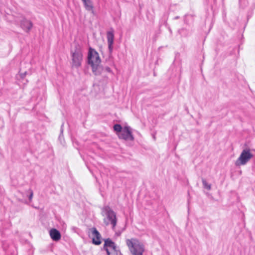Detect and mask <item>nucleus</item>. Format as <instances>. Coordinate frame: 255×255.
<instances>
[{
    "label": "nucleus",
    "instance_id": "1",
    "mask_svg": "<svg viewBox=\"0 0 255 255\" xmlns=\"http://www.w3.org/2000/svg\"><path fill=\"white\" fill-rule=\"evenodd\" d=\"M101 62L99 53L90 47L88 54V63L91 66L92 72L95 75H99L102 73L103 68L100 65Z\"/></svg>",
    "mask_w": 255,
    "mask_h": 255
},
{
    "label": "nucleus",
    "instance_id": "2",
    "mask_svg": "<svg viewBox=\"0 0 255 255\" xmlns=\"http://www.w3.org/2000/svg\"><path fill=\"white\" fill-rule=\"evenodd\" d=\"M101 215L104 217L103 222L105 225H111L112 229L114 230L117 224L116 213L109 205H105L101 208Z\"/></svg>",
    "mask_w": 255,
    "mask_h": 255
},
{
    "label": "nucleus",
    "instance_id": "3",
    "mask_svg": "<svg viewBox=\"0 0 255 255\" xmlns=\"http://www.w3.org/2000/svg\"><path fill=\"white\" fill-rule=\"evenodd\" d=\"M126 243L132 255H143L144 247L142 243L135 239H128Z\"/></svg>",
    "mask_w": 255,
    "mask_h": 255
},
{
    "label": "nucleus",
    "instance_id": "4",
    "mask_svg": "<svg viewBox=\"0 0 255 255\" xmlns=\"http://www.w3.org/2000/svg\"><path fill=\"white\" fill-rule=\"evenodd\" d=\"M72 56V66L75 68H78L81 65L83 59V54L79 45H76L74 51H71Z\"/></svg>",
    "mask_w": 255,
    "mask_h": 255
},
{
    "label": "nucleus",
    "instance_id": "5",
    "mask_svg": "<svg viewBox=\"0 0 255 255\" xmlns=\"http://www.w3.org/2000/svg\"><path fill=\"white\" fill-rule=\"evenodd\" d=\"M253 156V154L250 151V149L246 148L242 151L240 156L236 161V165L237 166L244 165L246 164Z\"/></svg>",
    "mask_w": 255,
    "mask_h": 255
},
{
    "label": "nucleus",
    "instance_id": "6",
    "mask_svg": "<svg viewBox=\"0 0 255 255\" xmlns=\"http://www.w3.org/2000/svg\"><path fill=\"white\" fill-rule=\"evenodd\" d=\"M104 249L106 251L108 255H118L115 243L109 238L105 240Z\"/></svg>",
    "mask_w": 255,
    "mask_h": 255
},
{
    "label": "nucleus",
    "instance_id": "7",
    "mask_svg": "<svg viewBox=\"0 0 255 255\" xmlns=\"http://www.w3.org/2000/svg\"><path fill=\"white\" fill-rule=\"evenodd\" d=\"M120 138L126 140H133L134 137L131 132V129L128 126L124 127L123 130L118 134Z\"/></svg>",
    "mask_w": 255,
    "mask_h": 255
},
{
    "label": "nucleus",
    "instance_id": "8",
    "mask_svg": "<svg viewBox=\"0 0 255 255\" xmlns=\"http://www.w3.org/2000/svg\"><path fill=\"white\" fill-rule=\"evenodd\" d=\"M107 38L108 44V49L110 54H112L113 50V43L114 40V31L113 28L107 32Z\"/></svg>",
    "mask_w": 255,
    "mask_h": 255
},
{
    "label": "nucleus",
    "instance_id": "9",
    "mask_svg": "<svg viewBox=\"0 0 255 255\" xmlns=\"http://www.w3.org/2000/svg\"><path fill=\"white\" fill-rule=\"evenodd\" d=\"M20 22V26L23 30L26 32H29L33 26L32 22L24 17H22Z\"/></svg>",
    "mask_w": 255,
    "mask_h": 255
},
{
    "label": "nucleus",
    "instance_id": "10",
    "mask_svg": "<svg viewBox=\"0 0 255 255\" xmlns=\"http://www.w3.org/2000/svg\"><path fill=\"white\" fill-rule=\"evenodd\" d=\"M92 235L93 236L92 243L96 245H99L101 244V236L98 231L95 228L91 229Z\"/></svg>",
    "mask_w": 255,
    "mask_h": 255
},
{
    "label": "nucleus",
    "instance_id": "11",
    "mask_svg": "<svg viewBox=\"0 0 255 255\" xmlns=\"http://www.w3.org/2000/svg\"><path fill=\"white\" fill-rule=\"evenodd\" d=\"M49 234L52 240L55 242L60 240L61 237V235L60 232L54 228H53L50 230Z\"/></svg>",
    "mask_w": 255,
    "mask_h": 255
},
{
    "label": "nucleus",
    "instance_id": "12",
    "mask_svg": "<svg viewBox=\"0 0 255 255\" xmlns=\"http://www.w3.org/2000/svg\"><path fill=\"white\" fill-rule=\"evenodd\" d=\"M84 7L87 11L93 12V3L91 0H83Z\"/></svg>",
    "mask_w": 255,
    "mask_h": 255
},
{
    "label": "nucleus",
    "instance_id": "13",
    "mask_svg": "<svg viewBox=\"0 0 255 255\" xmlns=\"http://www.w3.org/2000/svg\"><path fill=\"white\" fill-rule=\"evenodd\" d=\"M114 129L117 132L121 133V132L123 130V128L120 124H116L114 126Z\"/></svg>",
    "mask_w": 255,
    "mask_h": 255
},
{
    "label": "nucleus",
    "instance_id": "14",
    "mask_svg": "<svg viewBox=\"0 0 255 255\" xmlns=\"http://www.w3.org/2000/svg\"><path fill=\"white\" fill-rule=\"evenodd\" d=\"M202 183H203V186H204V188L208 189V190H210L211 188V185L210 184H208L206 180L205 179H202Z\"/></svg>",
    "mask_w": 255,
    "mask_h": 255
},
{
    "label": "nucleus",
    "instance_id": "15",
    "mask_svg": "<svg viewBox=\"0 0 255 255\" xmlns=\"http://www.w3.org/2000/svg\"><path fill=\"white\" fill-rule=\"evenodd\" d=\"M29 192H30V194L29 196V200H31L33 197V192L31 190H29Z\"/></svg>",
    "mask_w": 255,
    "mask_h": 255
},
{
    "label": "nucleus",
    "instance_id": "16",
    "mask_svg": "<svg viewBox=\"0 0 255 255\" xmlns=\"http://www.w3.org/2000/svg\"><path fill=\"white\" fill-rule=\"evenodd\" d=\"M105 70L107 72H109V73H112V71L111 70V69L109 67H106L105 68Z\"/></svg>",
    "mask_w": 255,
    "mask_h": 255
},
{
    "label": "nucleus",
    "instance_id": "17",
    "mask_svg": "<svg viewBox=\"0 0 255 255\" xmlns=\"http://www.w3.org/2000/svg\"><path fill=\"white\" fill-rule=\"evenodd\" d=\"M26 74V72H24V73H21L20 74V77L21 78H23Z\"/></svg>",
    "mask_w": 255,
    "mask_h": 255
},
{
    "label": "nucleus",
    "instance_id": "18",
    "mask_svg": "<svg viewBox=\"0 0 255 255\" xmlns=\"http://www.w3.org/2000/svg\"><path fill=\"white\" fill-rule=\"evenodd\" d=\"M62 132H63V130H62V129H61V134H60V135H59V139L60 140L62 139V138H61V137H62Z\"/></svg>",
    "mask_w": 255,
    "mask_h": 255
},
{
    "label": "nucleus",
    "instance_id": "19",
    "mask_svg": "<svg viewBox=\"0 0 255 255\" xmlns=\"http://www.w3.org/2000/svg\"><path fill=\"white\" fill-rule=\"evenodd\" d=\"M178 18H179V16H175V17L174 18V19H178Z\"/></svg>",
    "mask_w": 255,
    "mask_h": 255
},
{
    "label": "nucleus",
    "instance_id": "20",
    "mask_svg": "<svg viewBox=\"0 0 255 255\" xmlns=\"http://www.w3.org/2000/svg\"><path fill=\"white\" fill-rule=\"evenodd\" d=\"M183 30V29H181L180 30V31H182V30Z\"/></svg>",
    "mask_w": 255,
    "mask_h": 255
}]
</instances>
